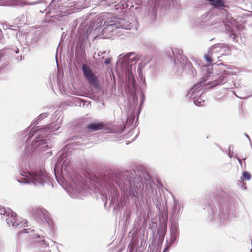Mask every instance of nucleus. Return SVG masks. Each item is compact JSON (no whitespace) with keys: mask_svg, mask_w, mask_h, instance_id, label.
Masks as SVG:
<instances>
[{"mask_svg":"<svg viewBox=\"0 0 252 252\" xmlns=\"http://www.w3.org/2000/svg\"><path fill=\"white\" fill-rule=\"evenodd\" d=\"M99 23H100V26L104 27L102 31L103 34L107 31H111L116 28L130 29L132 27L131 23L126 20L116 17L109 13H103Z\"/></svg>","mask_w":252,"mask_h":252,"instance_id":"1","label":"nucleus"},{"mask_svg":"<svg viewBox=\"0 0 252 252\" xmlns=\"http://www.w3.org/2000/svg\"><path fill=\"white\" fill-rule=\"evenodd\" d=\"M59 126H56L54 123H52L50 125L46 126L43 129H40L36 131L32 130L30 133L32 136L33 135V132H38V136L36 138V140L33 144L36 152H45L48 150L50 147L47 140L44 139L46 138L48 133H51L58 130Z\"/></svg>","mask_w":252,"mask_h":252,"instance_id":"2","label":"nucleus"},{"mask_svg":"<svg viewBox=\"0 0 252 252\" xmlns=\"http://www.w3.org/2000/svg\"><path fill=\"white\" fill-rule=\"evenodd\" d=\"M202 72L204 76L201 79L199 83L196 84L188 93L187 96L189 98L194 99V103L196 105L199 106L201 101H204L201 98L202 95L201 84L205 83L209 79L212 74V67L210 65H205L202 67Z\"/></svg>","mask_w":252,"mask_h":252,"instance_id":"3","label":"nucleus"},{"mask_svg":"<svg viewBox=\"0 0 252 252\" xmlns=\"http://www.w3.org/2000/svg\"><path fill=\"white\" fill-rule=\"evenodd\" d=\"M48 180V175L44 170L20 173L17 181L21 183L43 185Z\"/></svg>","mask_w":252,"mask_h":252,"instance_id":"4","label":"nucleus"},{"mask_svg":"<svg viewBox=\"0 0 252 252\" xmlns=\"http://www.w3.org/2000/svg\"><path fill=\"white\" fill-rule=\"evenodd\" d=\"M0 215L2 218H5L7 224L9 227H17L21 224L16 217V214L9 208L0 207Z\"/></svg>","mask_w":252,"mask_h":252,"instance_id":"5","label":"nucleus"},{"mask_svg":"<svg viewBox=\"0 0 252 252\" xmlns=\"http://www.w3.org/2000/svg\"><path fill=\"white\" fill-rule=\"evenodd\" d=\"M86 186H88L87 181L83 182L76 179L72 180L71 183H67L66 189L71 197H76L75 194L79 192L81 189H85Z\"/></svg>","mask_w":252,"mask_h":252,"instance_id":"6","label":"nucleus"},{"mask_svg":"<svg viewBox=\"0 0 252 252\" xmlns=\"http://www.w3.org/2000/svg\"><path fill=\"white\" fill-rule=\"evenodd\" d=\"M220 70L221 71V74L218 78L215 77V80L213 81L208 83L211 85V86L214 87L221 84L227 76L233 74L231 69L227 66L222 65L220 67Z\"/></svg>","mask_w":252,"mask_h":252,"instance_id":"7","label":"nucleus"},{"mask_svg":"<svg viewBox=\"0 0 252 252\" xmlns=\"http://www.w3.org/2000/svg\"><path fill=\"white\" fill-rule=\"evenodd\" d=\"M229 48L225 45L222 44H215L210 48V53L214 54L216 59H218L221 55L228 54Z\"/></svg>","mask_w":252,"mask_h":252,"instance_id":"8","label":"nucleus"},{"mask_svg":"<svg viewBox=\"0 0 252 252\" xmlns=\"http://www.w3.org/2000/svg\"><path fill=\"white\" fill-rule=\"evenodd\" d=\"M140 57V55L138 54L134 53H129L123 57L122 62L126 63L131 67L133 64H135L137 63Z\"/></svg>","mask_w":252,"mask_h":252,"instance_id":"9","label":"nucleus"},{"mask_svg":"<svg viewBox=\"0 0 252 252\" xmlns=\"http://www.w3.org/2000/svg\"><path fill=\"white\" fill-rule=\"evenodd\" d=\"M35 3H26L19 0H0V6H23L25 4L33 5Z\"/></svg>","mask_w":252,"mask_h":252,"instance_id":"10","label":"nucleus"},{"mask_svg":"<svg viewBox=\"0 0 252 252\" xmlns=\"http://www.w3.org/2000/svg\"><path fill=\"white\" fill-rule=\"evenodd\" d=\"M58 162L59 164H62V168H65L70 164V157L65 153H63L59 158Z\"/></svg>","mask_w":252,"mask_h":252,"instance_id":"11","label":"nucleus"},{"mask_svg":"<svg viewBox=\"0 0 252 252\" xmlns=\"http://www.w3.org/2000/svg\"><path fill=\"white\" fill-rule=\"evenodd\" d=\"M44 210L36 205L31 206L29 208V212L34 216H39L44 213Z\"/></svg>","mask_w":252,"mask_h":252,"instance_id":"12","label":"nucleus"},{"mask_svg":"<svg viewBox=\"0 0 252 252\" xmlns=\"http://www.w3.org/2000/svg\"><path fill=\"white\" fill-rule=\"evenodd\" d=\"M211 6L215 7H223L225 6V3L223 0H208Z\"/></svg>","mask_w":252,"mask_h":252,"instance_id":"13","label":"nucleus"},{"mask_svg":"<svg viewBox=\"0 0 252 252\" xmlns=\"http://www.w3.org/2000/svg\"><path fill=\"white\" fill-rule=\"evenodd\" d=\"M171 235V244H173L175 241L178 236V229L176 225H173L170 228Z\"/></svg>","mask_w":252,"mask_h":252,"instance_id":"14","label":"nucleus"},{"mask_svg":"<svg viewBox=\"0 0 252 252\" xmlns=\"http://www.w3.org/2000/svg\"><path fill=\"white\" fill-rule=\"evenodd\" d=\"M104 125L102 123H92L89 124L87 128L92 131H96L102 129Z\"/></svg>","mask_w":252,"mask_h":252,"instance_id":"15","label":"nucleus"},{"mask_svg":"<svg viewBox=\"0 0 252 252\" xmlns=\"http://www.w3.org/2000/svg\"><path fill=\"white\" fill-rule=\"evenodd\" d=\"M86 79L88 80L90 84H92L94 86H97L98 85L97 78L93 72L91 73L87 77H86Z\"/></svg>","mask_w":252,"mask_h":252,"instance_id":"16","label":"nucleus"},{"mask_svg":"<svg viewBox=\"0 0 252 252\" xmlns=\"http://www.w3.org/2000/svg\"><path fill=\"white\" fill-rule=\"evenodd\" d=\"M86 79L88 80L90 84H92L94 86H97L98 85L97 78L93 72L91 73L87 77H86Z\"/></svg>","mask_w":252,"mask_h":252,"instance_id":"17","label":"nucleus"},{"mask_svg":"<svg viewBox=\"0 0 252 252\" xmlns=\"http://www.w3.org/2000/svg\"><path fill=\"white\" fill-rule=\"evenodd\" d=\"M214 54H212L210 53V49L209 50L208 53L204 55V58L205 60L209 63H211L212 62L213 58H216V57L214 56Z\"/></svg>","mask_w":252,"mask_h":252,"instance_id":"18","label":"nucleus"},{"mask_svg":"<svg viewBox=\"0 0 252 252\" xmlns=\"http://www.w3.org/2000/svg\"><path fill=\"white\" fill-rule=\"evenodd\" d=\"M82 71L86 78L92 72L90 67L85 64H84L82 66Z\"/></svg>","mask_w":252,"mask_h":252,"instance_id":"19","label":"nucleus"},{"mask_svg":"<svg viewBox=\"0 0 252 252\" xmlns=\"http://www.w3.org/2000/svg\"><path fill=\"white\" fill-rule=\"evenodd\" d=\"M251 176L250 174L248 172H244L242 173V179L249 180L251 179Z\"/></svg>","mask_w":252,"mask_h":252,"instance_id":"20","label":"nucleus"},{"mask_svg":"<svg viewBox=\"0 0 252 252\" xmlns=\"http://www.w3.org/2000/svg\"><path fill=\"white\" fill-rule=\"evenodd\" d=\"M47 116V114L46 113H43V114H41L39 117V119H43V118H45Z\"/></svg>","mask_w":252,"mask_h":252,"instance_id":"21","label":"nucleus"},{"mask_svg":"<svg viewBox=\"0 0 252 252\" xmlns=\"http://www.w3.org/2000/svg\"><path fill=\"white\" fill-rule=\"evenodd\" d=\"M110 58H106L105 60L104 63L106 64H108L110 63Z\"/></svg>","mask_w":252,"mask_h":252,"instance_id":"22","label":"nucleus"},{"mask_svg":"<svg viewBox=\"0 0 252 252\" xmlns=\"http://www.w3.org/2000/svg\"><path fill=\"white\" fill-rule=\"evenodd\" d=\"M228 218L227 217V216H224V220H223V222L224 223H226L227 222H228Z\"/></svg>","mask_w":252,"mask_h":252,"instance_id":"23","label":"nucleus"},{"mask_svg":"<svg viewBox=\"0 0 252 252\" xmlns=\"http://www.w3.org/2000/svg\"><path fill=\"white\" fill-rule=\"evenodd\" d=\"M24 232L28 233V230L27 229H24L23 230H22L20 233H24Z\"/></svg>","mask_w":252,"mask_h":252,"instance_id":"24","label":"nucleus"},{"mask_svg":"<svg viewBox=\"0 0 252 252\" xmlns=\"http://www.w3.org/2000/svg\"><path fill=\"white\" fill-rule=\"evenodd\" d=\"M138 74H139V75H140V74H141V70L140 68H139L138 69Z\"/></svg>","mask_w":252,"mask_h":252,"instance_id":"25","label":"nucleus"},{"mask_svg":"<svg viewBox=\"0 0 252 252\" xmlns=\"http://www.w3.org/2000/svg\"><path fill=\"white\" fill-rule=\"evenodd\" d=\"M238 161H239V163H240V164L241 165H242V160L240 159H238Z\"/></svg>","mask_w":252,"mask_h":252,"instance_id":"26","label":"nucleus"},{"mask_svg":"<svg viewBox=\"0 0 252 252\" xmlns=\"http://www.w3.org/2000/svg\"><path fill=\"white\" fill-rule=\"evenodd\" d=\"M229 157H230V158H232V156L230 152H229Z\"/></svg>","mask_w":252,"mask_h":252,"instance_id":"27","label":"nucleus"},{"mask_svg":"<svg viewBox=\"0 0 252 252\" xmlns=\"http://www.w3.org/2000/svg\"><path fill=\"white\" fill-rule=\"evenodd\" d=\"M246 136L250 140L249 137L247 134H245Z\"/></svg>","mask_w":252,"mask_h":252,"instance_id":"28","label":"nucleus"},{"mask_svg":"<svg viewBox=\"0 0 252 252\" xmlns=\"http://www.w3.org/2000/svg\"><path fill=\"white\" fill-rule=\"evenodd\" d=\"M47 153H50V154H51V152H47Z\"/></svg>","mask_w":252,"mask_h":252,"instance_id":"29","label":"nucleus"},{"mask_svg":"<svg viewBox=\"0 0 252 252\" xmlns=\"http://www.w3.org/2000/svg\"><path fill=\"white\" fill-rule=\"evenodd\" d=\"M251 252H252V249H251Z\"/></svg>","mask_w":252,"mask_h":252,"instance_id":"30","label":"nucleus"}]
</instances>
